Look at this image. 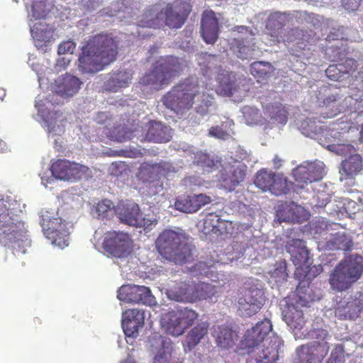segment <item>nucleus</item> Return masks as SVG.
Here are the masks:
<instances>
[{
    "label": "nucleus",
    "mask_w": 363,
    "mask_h": 363,
    "mask_svg": "<svg viewBox=\"0 0 363 363\" xmlns=\"http://www.w3.org/2000/svg\"><path fill=\"white\" fill-rule=\"evenodd\" d=\"M21 203L11 196L0 194V244L17 257L31 246L25 223L20 218Z\"/></svg>",
    "instance_id": "nucleus-1"
},
{
    "label": "nucleus",
    "mask_w": 363,
    "mask_h": 363,
    "mask_svg": "<svg viewBox=\"0 0 363 363\" xmlns=\"http://www.w3.org/2000/svg\"><path fill=\"white\" fill-rule=\"evenodd\" d=\"M272 330V325L268 319L248 330L240 343L242 354L251 355L256 363H276L283 352V342L274 334L267 337Z\"/></svg>",
    "instance_id": "nucleus-2"
},
{
    "label": "nucleus",
    "mask_w": 363,
    "mask_h": 363,
    "mask_svg": "<svg viewBox=\"0 0 363 363\" xmlns=\"http://www.w3.org/2000/svg\"><path fill=\"white\" fill-rule=\"evenodd\" d=\"M117 57V43L111 35L99 34L90 38L82 49L78 69L93 75L113 62Z\"/></svg>",
    "instance_id": "nucleus-3"
},
{
    "label": "nucleus",
    "mask_w": 363,
    "mask_h": 363,
    "mask_svg": "<svg viewBox=\"0 0 363 363\" xmlns=\"http://www.w3.org/2000/svg\"><path fill=\"white\" fill-rule=\"evenodd\" d=\"M193 154L194 162L203 171L213 172L219 169L216 179L220 183V186L228 191H233L245 177L247 165L241 161L233 158L220 161L218 157L201 151L193 152Z\"/></svg>",
    "instance_id": "nucleus-4"
},
{
    "label": "nucleus",
    "mask_w": 363,
    "mask_h": 363,
    "mask_svg": "<svg viewBox=\"0 0 363 363\" xmlns=\"http://www.w3.org/2000/svg\"><path fill=\"white\" fill-rule=\"evenodd\" d=\"M58 104L60 101L50 94L46 97L38 95L35 100V108L37 116L40 118L41 125L47 132L48 138L53 140L55 147L60 150L63 145L62 136L65 131L67 114L60 111H51V108Z\"/></svg>",
    "instance_id": "nucleus-5"
},
{
    "label": "nucleus",
    "mask_w": 363,
    "mask_h": 363,
    "mask_svg": "<svg viewBox=\"0 0 363 363\" xmlns=\"http://www.w3.org/2000/svg\"><path fill=\"white\" fill-rule=\"evenodd\" d=\"M156 247L164 258L177 264L194 259L195 248L188 243L185 233L182 230H164L156 240Z\"/></svg>",
    "instance_id": "nucleus-6"
},
{
    "label": "nucleus",
    "mask_w": 363,
    "mask_h": 363,
    "mask_svg": "<svg viewBox=\"0 0 363 363\" xmlns=\"http://www.w3.org/2000/svg\"><path fill=\"white\" fill-rule=\"evenodd\" d=\"M26 6L35 46L38 50L47 51L53 36V29L42 20L45 19L50 13L53 12L54 7L44 0L33 1L30 9L28 1L26 2Z\"/></svg>",
    "instance_id": "nucleus-7"
},
{
    "label": "nucleus",
    "mask_w": 363,
    "mask_h": 363,
    "mask_svg": "<svg viewBox=\"0 0 363 363\" xmlns=\"http://www.w3.org/2000/svg\"><path fill=\"white\" fill-rule=\"evenodd\" d=\"M185 16L181 13L177 6L167 4L162 9L160 5H154L146 10L137 22V26L140 28H158L163 26H167L172 28H179L184 23ZM139 36L145 38L149 35V33H143L138 30Z\"/></svg>",
    "instance_id": "nucleus-8"
},
{
    "label": "nucleus",
    "mask_w": 363,
    "mask_h": 363,
    "mask_svg": "<svg viewBox=\"0 0 363 363\" xmlns=\"http://www.w3.org/2000/svg\"><path fill=\"white\" fill-rule=\"evenodd\" d=\"M199 91V79L191 77L173 86L163 97L164 105L179 118H186L194 95Z\"/></svg>",
    "instance_id": "nucleus-9"
},
{
    "label": "nucleus",
    "mask_w": 363,
    "mask_h": 363,
    "mask_svg": "<svg viewBox=\"0 0 363 363\" xmlns=\"http://www.w3.org/2000/svg\"><path fill=\"white\" fill-rule=\"evenodd\" d=\"M302 336L312 341L297 347V363H322L330 350V337L328 331L324 329H314L300 334L295 333L296 339Z\"/></svg>",
    "instance_id": "nucleus-10"
},
{
    "label": "nucleus",
    "mask_w": 363,
    "mask_h": 363,
    "mask_svg": "<svg viewBox=\"0 0 363 363\" xmlns=\"http://www.w3.org/2000/svg\"><path fill=\"white\" fill-rule=\"evenodd\" d=\"M363 272V257L353 254L345 257L334 268L330 277L331 287L338 291L349 289Z\"/></svg>",
    "instance_id": "nucleus-11"
},
{
    "label": "nucleus",
    "mask_w": 363,
    "mask_h": 363,
    "mask_svg": "<svg viewBox=\"0 0 363 363\" xmlns=\"http://www.w3.org/2000/svg\"><path fill=\"white\" fill-rule=\"evenodd\" d=\"M182 60L177 57L170 56L162 58L140 79V84L150 89H160L169 83V80L182 69Z\"/></svg>",
    "instance_id": "nucleus-12"
},
{
    "label": "nucleus",
    "mask_w": 363,
    "mask_h": 363,
    "mask_svg": "<svg viewBox=\"0 0 363 363\" xmlns=\"http://www.w3.org/2000/svg\"><path fill=\"white\" fill-rule=\"evenodd\" d=\"M40 224L43 235L53 245L61 249L69 245V224L60 218L57 211L53 209H41L39 212Z\"/></svg>",
    "instance_id": "nucleus-13"
},
{
    "label": "nucleus",
    "mask_w": 363,
    "mask_h": 363,
    "mask_svg": "<svg viewBox=\"0 0 363 363\" xmlns=\"http://www.w3.org/2000/svg\"><path fill=\"white\" fill-rule=\"evenodd\" d=\"M265 301L262 282L251 279L239 293L238 311L242 315L252 316L262 308Z\"/></svg>",
    "instance_id": "nucleus-14"
},
{
    "label": "nucleus",
    "mask_w": 363,
    "mask_h": 363,
    "mask_svg": "<svg viewBox=\"0 0 363 363\" xmlns=\"http://www.w3.org/2000/svg\"><path fill=\"white\" fill-rule=\"evenodd\" d=\"M115 213L121 223L143 228L145 233L152 230L158 223L155 216L143 217L140 206L136 203L128 201L116 206Z\"/></svg>",
    "instance_id": "nucleus-15"
},
{
    "label": "nucleus",
    "mask_w": 363,
    "mask_h": 363,
    "mask_svg": "<svg viewBox=\"0 0 363 363\" xmlns=\"http://www.w3.org/2000/svg\"><path fill=\"white\" fill-rule=\"evenodd\" d=\"M296 297L297 294H294L293 296L284 298L281 302L282 319L294 334L307 331L304 328L306 320L300 307L306 306L308 301L303 296H299V301H297Z\"/></svg>",
    "instance_id": "nucleus-16"
},
{
    "label": "nucleus",
    "mask_w": 363,
    "mask_h": 363,
    "mask_svg": "<svg viewBox=\"0 0 363 363\" xmlns=\"http://www.w3.org/2000/svg\"><path fill=\"white\" fill-rule=\"evenodd\" d=\"M52 175L50 177L42 174L41 183L48 188L49 184H52L55 179L75 182L81 179L89 170L84 165L76 162H71L66 160H59L54 162L50 168Z\"/></svg>",
    "instance_id": "nucleus-17"
},
{
    "label": "nucleus",
    "mask_w": 363,
    "mask_h": 363,
    "mask_svg": "<svg viewBox=\"0 0 363 363\" xmlns=\"http://www.w3.org/2000/svg\"><path fill=\"white\" fill-rule=\"evenodd\" d=\"M198 319V314L192 309L184 308L177 311H169L162 315V328L172 336H179Z\"/></svg>",
    "instance_id": "nucleus-18"
},
{
    "label": "nucleus",
    "mask_w": 363,
    "mask_h": 363,
    "mask_svg": "<svg viewBox=\"0 0 363 363\" xmlns=\"http://www.w3.org/2000/svg\"><path fill=\"white\" fill-rule=\"evenodd\" d=\"M208 86L211 88L208 83L206 84L205 88L199 84V91L194 95L192 106L186 118L192 125L199 124L206 116L216 110L213 96L204 91Z\"/></svg>",
    "instance_id": "nucleus-19"
},
{
    "label": "nucleus",
    "mask_w": 363,
    "mask_h": 363,
    "mask_svg": "<svg viewBox=\"0 0 363 363\" xmlns=\"http://www.w3.org/2000/svg\"><path fill=\"white\" fill-rule=\"evenodd\" d=\"M233 32L240 34L238 36L234 34V38L230 43V50L235 56L245 60L258 55L259 51L252 30H249L246 26H237Z\"/></svg>",
    "instance_id": "nucleus-20"
},
{
    "label": "nucleus",
    "mask_w": 363,
    "mask_h": 363,
    "mask_svg": "<svg viewBox=\"0 0 363 363\" xmlns=\"http://www.w3.org/2000/svg\"><path fill=\"white\" fill-rule=\"evenodd\" d=\"M328 148L339 155H350L348 158L341 163V167L339 171L340 174V179L341 181L343 179L353 177L361 172L362 169V158L359 154L354 153L356 150L352 145L333 143L328 145Z\"/></svg>",
    "instance_id": "nucleus-21"
},
{
    "label": "nucleus",
    "mask_w": 363,
    "mask_h": 363,
    "mask_svg": "<svg viewBox=\"0 0 363 363\" xmlns=\"http://www.w3.org/2000/svg\"><path fill=\"white\" fill-rule=\"evenodd\" d=\"M102 245L105 251L112 256L123 258L132 250V240L126 233L108 231L104 233Z\"/></svg>",
    "instance_id": "nucleus-22"
},
{
    "label": "nucleus",
    "mask_w": 363,
    "mask_h": 363,
    "mask_svg": "<svg viewBox=\"0 0 363 363\" xmlns=\"http://www.w3.org/2000/svg\"><path fill=\"white\" fill-rule=\"evenodd\" d=\"M310 35L305 30L298 28L284 30L283 33L274 35V39H269L266 45H274V43H292L289 48V52L296 56L301 57V51L307 48Z\"/></svg>",
    "instance_id": "nucleus-23"
},
{
    "label": "nucleus",
    "mask_w": 363,
    "mask_h": 363,
    "mask_svg": "<svg viewBox=\"0 0 363 363\" xmlns=\"http://www.w3.org/2000/svg\"><path fill=\"white\" fill-rule=\"evenodd\" d=\"M118 300L125 303H142L152 306L156 303L155 296L148 287L135 284L121 286L117 294Z\"/></svg>",
    "instance_id": "nucleus-24"
},
{
    "label": "nucleus",
    "mask_w": 363,
    "mask_h": 363,
    "mask_svg": "<svg viewBox=\"0 0 363 363\" xmlns=\"http://www.w3.org/2000/svg\"><path fill=\"white\" fill-rule=\"evenodd\" d=\"M293 177L300 184V188L305 185L312 184L313 182L320 180L325 174V164L323 162L315 160L313 162H304L293 169Z\"/></svg>",
    "instance_id": "nucleus-25"
},
{
    "label": "nucleus",
    "mask_w": 363,
    "mask_h": 363,
    "mask_svg": "<svg viewBox=\"0 0 363 363\" xmlns=\"http://www.w3.org/2000/svg\"><path fill=\"white\" fill-rule=\"evenodd\" d=\"M363 308V294L357 291L347 294L342 298L337 301L335 314L341 319H356Z\"/></svg>",
    "instance_id": "nucleus-26"
},
{
    "label": "nucleus",
    "mask_w": 363,
    "mask_h": 363,
    "mask_svg": "<svg viewBox=\"0 0 363 363\" xmlns=\"http://www.w3.org/2000/svg\"><path fill=\"white\" fill-rule=\"evenodd\" d=\"M152 363H169L171 361L172 346L169 338L153 335L148 338L146 344Z\"/></svg>",
    "instance_id": "nucleus-27"
},
{
    "label": "nucleus",
    "mask_w": 363,
    "mask_h": 363,
    "mask_svg": "<svg viewBox=\"0 0 363 363\" xmlns=\"http://www.w3.org/2000/svg\"><path fill=\"white\" fill-rule=\"evenodd\" d=\"M286 250L298 273H306L311 264L308 251L306 247L305 241L300 238H291L286 245Z\"/></svg>",
    "instance_id": "nucleus-28"
},
{
    "label": "nucleus",
    "mask_w": 363,
    "mask_h": 363,
    "mask_svg": "<svg viewBox=\"0 0 363 363\" xmlns=\"http://www.w3.org/2000/svg\"><path fill=\"white\" fill-rule=\"evenodd\" d=\"M138 177L148 189L149 194L155 195L163 190L164 183L157 164H142Z\"/></svg>",
    "instance_id": "nucleus-29"
},
{
    "label": "nucleus",
    "mask_w": 363,
    "mask_h": 363,
    "mask_svg": "<svg viewBox=\"0 0 363 363\" xmlns=\"http://www.w3.org/2000/svg\"><path fill=\"white\" fill-rule=\"evenodd\" d=\"M294 11H275L269 14L268 20L266 23V33L262 40L266 42L269 39H274V35L281 34L285 29L283 26L289 23H294L295 21Z\"/></svg>",
    "instance_id": "nucleus-30"
},
{
    "label": "nucleus",
    "mask_w": 363,
    "mask_h": 363,
    "mask_svg": "<svg viewBox=\"0 0 363 363\" xmlns=\"http://www.w3.org/2000/svg\"><path fill=\"white\" fill-rule=\"evenodd\" d=\"M327 89L326 86H321L318 94L316 95L318 100H323L324 106L330 111L327 113L326 117H334L339 113L345 111L352 105L353 99L351 96H346L342 100L340 94L336 91L328 95L326 98H323L322 92L326 91Z\"/></svg>",
    "instance_id": "nucleus-31"
},
{
    "label": "nucleus",
    "mask_w": 363,
    "mask_h": 363,
    "mask_svg": "<svg viewBox=\"0 0 363 363\" xmlns=\"http://www.w3.org/2000/svg\"><path fill=\"white\" fill-rule=\"evenodd\" d=\"M145 312L142 309H129L123 313L121 325L128 337H135L144 325Z\"/></svg>",
    "instance_id": "nucleus-32"
},
{
    "label": "nucleus",
    "mask_w": 363,
    "mask_h": 363,
    "mask_svg": "<svg viewBox=\"0 0 363 363\" xmlns=\"http://www.w3.org/2000/svg\"><path fill=\"white\" fill-rule=\"evenodd\" d=\"M82 84L79 78L66 74L55 80L51 84V91L62 98H70L78 92Z\"/></svg>",
    "instance_id": "nucleus-33"
},
{
    "label": "nucleus",
    "mask_w": 363,
    "mask_h": 363,
    "mask_svg": "<svg viewBox=\"0 0 363 363\" xmlns=\"http://www.w3.org/2000/svg\"><path fill=\"white\" fill-rule=\"evenodd\" d=\"M194 285L193 280L185 279L184 281H172L165 293L171 301L183 303H193Z\"/></svg>",
    "instance_id": "nucleus-34"
},
{
    "label": "nucleus",
    "mask_w": 363,
    "mask_h": 363,
    "mask_svg": "<svg viewBox=\"0 0 363 363\" xmlns=\"http://www.w3.org/2000/svg\"><path fill=\"white\" fill-rule=\"evenodd\" d=\"M143 132L145 140L154 143H167L172 136L171 128L157 121H150Z\"/></svg>",
    "instance_id": "nucleus-35"
},
{
    "label": "nucleus",
    "mask_w": 363,
    "mask_h": 363,
    "mask_svg": "<svg viewBox=\"0 0 363 363\" xmlns=\"http://www.w3.org/2000/svg\"><path fill=\"white\" fill-rule=\"evenodd\" d=\"M219 23L215 12L205 11L201 22V33L206 43H215L218 37Z\"/></svg>",
    "instance_id": "nucleus-36"
},
{
    "label": "nucleus",
    "mask_w": 363,
    "mask_h": 363,
    "mask_svg": "<svg viewBox=\"0 0 363 363\" xmlns=\"http://www.w3.org/2000/svg\"><path fill=\"white\" fill-rule=\"evenodd\" d=\"M98 123L104 124L108 130L107 135L113 140L122 143L130 136L126 132L125 128L121 124L113 123L114 119L109 117L108 114L105 112L99 113L95 118Z\"/></svg>",
    "instance_id": "nucleus-37"
},
{
    "label": "nucleus",
    "mask_w": 363,
    "mask_h": 363,
    "mask_svg": "<svg viewBox=\"0 0 363 363\" xmlns=\"http://www.w3.org/2000/svg\"><path fill=\"white\" fill-rule=\"evenodd\" d=\"M197 62L203 76L208 79H211L213 75L217 76L220 72L225 69L220 65L221 57L219 55L207 52L200 53L197 55Z\"/></svg>",
    "instance_id": "nucleus-38"
},
{
    "label": "nucleus",
    "mask_w": 363,
    "mask_h": 363,
    "mask_svg": "<svg viewBox=\"0 0 363 363\" xmlns=\"http://www.w3.org/2000/svg\"><path fill=\"white\" fill-rule=\"evenodd\" d=\"M217 86L216 91L223 96H230L238 91V83L235 72L224 69L216 76Z\"/></svg>",
    "instance_id": "nucleus-39"
},
{
    "label": "nucleus",
    "mask_w": 363,
    "mask_h": 363,
    "mask_svg": "<svg viewBox=\"0 0 363 363\" xmlns=\"http://www.w3.org/2000/svg\"><path fill=\"white\" fill-rule=\"evenodd\" d=\"M212 335L218 346L224 349L233 347L238 339L237 333L226 325H215Z\"/></svg>",
    "instance_id": "nucleus-40"
},
{
    "label": "nucleus",
    "mask_w": 363,
    "mask_h": 363,
    "mask_svg": "<svg viewBox=\"0 0 363 363\" xmlns=\"http://www.w3.org/2000/svg\"><path fill=\"white\" fill-rule=\"evenodd\" d=\"M328 250L348 251L352 247V240L345 230L332 231L328 240L322 246Z\"/></svg>",
    "instance_id": "nucleus-41"
},
{
    "label": "nucleus",
    "mask_w": 363,
    "mask_h": 363,
    "mask_svg": "<svg viewBox=\"0 0 363 363\" xmlns=\"http://www.w3.org/2000/svg\"><path fill=\"white\" fill-rule=\"evenodd\" d=\"M341 228V226L337 223H329L323 218H320L315 223H312L311 228V233L313 235V238L316 239L318 243V247H321L322 240L325 242L328 240L329 236L332 231H335Z\"/></svg>",
    "instance_id": "nucleus-42"
},
{
    "label": "nucleus",
    "mask_w": 363,
    "mask_h": 363,
    "mask_svg": "<svg viewBox=\"0 0 363 363\" xmlns=\"http://www.w3.org/2000/svg\"><path fill=\"white\" fill-rule=\"evenodd\" d=\"M133 72L130 69H121L113 71L108 80L106 82V87L111 91L128 86L132 82Z\"/></svg>",
    "instance_id": "nucleus-43"
},
{
    "label": "nucleus",
    "mask_w": 363,
    "mask_h": 363,
    "mask_svg": "<svg viewBox=\"0 0 363 363\" xmlns=\"http://www.w3.org/2000/svg\"><path fill=\"white\" fill-rule=\"evenodd\" d=\"M194 292L193 299L194 302L197 300L209 299L213 300V297H217L220 292V287L212 284L193 280Z\"/></svg>",
    "instance_id": "nucleus-44"
},
{
    "label": "nucleus",
    "mask_w": 363,
    "mask_h": 363,
    "mask_svg": "<svg viewBox=\"0 0 363 363\" xmlns=\"http://www.w3.org/2000/svg\"><path fill=\"white\" fill-rule=\"evenodd\" d=\"M208 328V323L206 321H202L196 324L194 328L188 333L184 341L183 345L185 352H189L199 343L200 340L207 333Z\"/></svg>",
    "instance_id": "nucleus-45"
},
{
    "label": "nucleus",
    "mask_w": 363,
    "mask_h": 363,
    "mask_svg": "<svg viewBox=\"0 0 363 363\" xmlns=\"http://www.w3.org/2000/svg\"><path fill=\"white\" fill-rule=\"evenodd\" d=\"M234 125L235 123L233 120L225 118V119L222 121L221 125L212 126L209 129L208 135L217 139L223 140H228L234 135Z\"/></svg>",
    "instance_id": "nucleus-46"
},
{
    "label": "nucleus",
    "mask_w": 363,
    "mask_h": 363,
    "mask_svg": "<svg viewBox=\"0 0 363 363\" xmlns=\"http://www.w3.org/2000/svg\"><path fill=\"white\" fill-rule=\"evenodd\" d=\"M298 128L303 135L312 139H317L323 131L320 121L317 122L313 118L302 120L298 125Z\"/></svg>",
    "instance_id": "nucleus-47"
},
{
    "label": "nucleus",
    "mask_w": 363,
    "mask_h": 363,
    "mask_svg": "<svg viewBox=\"0 0 363 363\" xmlns=\"http://www.w3.org/2000/svg\"><path fill=\"white\" fill-rule=\"evenodd\" d=\"M264 114L269 123L284 125L288 119L287 112L281 105H267L264 108Z\"/></svg>",
    "instance_id": "nucleus-48"
},
{
    "label": "nucleus",
    "mask_w": 363,
    "mask_h": 363,
    "mask_svg": "<svg viewBox=\"0 0 363 363\" xmlns=\"http://www.w3.org/2000/svg\"><path fill=\"white\" fill-rule=\"evenodd\" d=\"M91 215L94 218L104 219L113 216L116 213V206L109 199H104L97 203L91 209Z\"/></svg>",
    "instance_id": "nucleus-49"
},
{
    "label": "nucleus",
    "mask_w": 363,
    "mask_h": 363,
    "mask_svg": "<svg viewBox=\"0 0 363 363\" xmlns=\"http://www.w3.org/2000/svg\"><path fill=\"white\" fill-rule=\"evenodd\" d=\"M216 267L213 263L201 261L191 267L189 269V275L192 278H196L197 279H202L203 277H208L213 279V273Z\"/></svg>",
    "instance_id": "nucleus-50"
},
{
    "label": "nucleus",
    "mask_w": 363,
    "mask_h": 363,
    "mask_svg": "<svg viewBox=\"0 0 363 363\" xmlns=\"http://www.w3.org/2000/svg\"><path fill=\"white\" fill-rule=\"evenodd\" d=\"M270 283L274 282L277 286H280L286 281L288 274L286 272V263L285 260H281L276 262L272 268L268 272Z\"/></svg>",
    "instance_id": "nucleus-51"
},
{
    "label": "nucleus",
    "mask_w": 363,
    "mask_h": 363,
    "mask_svg": "<svg viewBox=\"0 0 363 363\" xmlns=\"http://www.w3.org/2000/svg\"><path fill=\"white\" fill-rule=\"evenodd\" d=\"M274 172L262 169L259 171L254 179V184L262 191H269L273 184Z\"/></svg>",
    "instance_id": "nucleus-52"
},
{
    "label": "nucleus",
    "mask_w": 363,
    "mask_h": 363,
    "mask_svg": "<svg viewBox=\"0 0 363 363\" xmlns=\"http://www.w3.org/2000/svg\"><path fill=\"white\" fill-rule=\"evenodd\" d=\"M291 185V182H289L281 174L274 173L273 183L269 192L276 196L286 194Z\"/></svg>",
    "instance_id": "nucleus-53"
},
{
    "label": "nucleus",
    "mask_w": 363,
    "mask_h": 363,
    "mask_svg": "<svg viewBox=\"0 0 363 363\" xmlns=\"http://www.w3.org/2000/svg\"><path fill=\"white\" fill-rule=\"evenodd\" d=\"M250 248L243 241H233L225 250L226 259L230 262L238 260L245 255Z\"/></svg>",
    "instance_id": "nucleus-54"
},
{
    "label": "nucleus",
    "mask_w": 363,
    "mask_h": 363,
    "mask_svg": "<svg viewBox=\"0 0 363 363\" xmlns=\"http://www.w3.org/2000/svg\"><path fill=\"white\" fill-rule=\"evenodd\" d=\"M272 65L268 62L256 61L250 66V72L252 76L257 79L269 77L273 72Z\"/></svg>",
    "instance_id": "nucleus-55"
},
{
    "label": "nucleus",
    "mask_w": 363,
    "mask_h": 363,
    "mask_svg": "<svg viewBox=\"0 0 363 363\" xmlns=\"http://www.w3.org/2000/svg\"><path fill=\"white\" fill-rule=\"evenodd\" d=\"M342 68L343 66L340 65V64L330 65L325 69V75L330 80L342 82V86H346L349 84V82L342 72Z\"/></svg>",
    "instance_id": "nucleus-56"
},
{
    "label": "nucleus",
    "mask_w": 363,
    "mask_h": 363,
    "mask_svg": "<svg viewBox=\"0 0 363 363\" xmlns=\"http://www.w3.org/2000/svg\"><path fill=\"white\" fill-rule=\"evenodd\" d=\"M295 22L298 23L311 24L314 27H318L320 24V17L313 13H308L305 11H294Z\"/></svg>",
    "instance_id": "nucleus-57"
},
{
    "label": "nucleus",
    "mask_w": 363,
    "mask_h": 363,
    "mask_svg": "<svg viewBox=\"0 0 363 363\" xmlns=\"http://www.w3.org/2000/svg\"><path fill=\"white\" fill-rule=\"evenodd\" d=\"M288 212H292L293 216L290 218L292 223H303L309 218L308 211L302 206L298 205L294 202L289 203V208Z\"/></svg>",
    "instance_id": "nucleus-58"
},
{
    "label": "nucleus",
    "mask_w": 363,
    "mask_h": 363,
    "mask_svg": "<svg viewBox=\"0 0 363 363\" xmlns=\"http://www.w3.org/2000/svg\"><path fill=\"white\" fill-rule=\"evenodd\" d=\"M241 112L245 123L248 125L258 124L262 122L259 110L253 106H244L242 108Z\"/></svg>",
    "instance_id": "nucleus-59"
},
{
    "label": "nucleus",
    "mask_w": 363,
    "mask_h": 363,
    "mask_svg": "<svg viewBox=\"0 0 363 363\" xmlns=\"http://www.w3.org/2000/svg\"><path fill=\"white\" fill-rule=\"evenodd\" d=\"M195 206L191 195L180 196L174 202L175 208L185 213L196 212Z\"/></svg>",
    "instance_id": "nucleus-60"
},
{
    "label": "nucleus",
    "mask_w": 363,
    "mask_h": 363,
    "mask_svg": "<svg viewBox=\"0 0 363 363\" xmlns=\"http://www.w3.org/2000/svg\"><path fill=\"white\" fill-rule=\"evenodd\" d=\"M326 57L331 61L342 60L345 56V50L340 48L337 44L328 46L325 50Z\"/></svg>",
    "instance_id": "nucleus-61"
},
{
    "label": "nucleus",
    "mask_w": 363,
    "mask_h": 363,
    "mask_svg": "<svg viewBox=\"0 0 363 363\" xmlns=\"http://www.w3.org/2000/svg\"><path fill=\"white\" fill-rule=\"evenodd\" d=\"M340 65H342V72L344 73L346 79L348 82L350 83L351 79L350 78L352 77L355 69L357 67V62L352 58H347L345 61L343 63H339Z\"/></svg>",
    "instance_id": "nucleus-62"
},
{
    "label": "nucleus",
    "mask_w": 363,
    "mask_h": 363,
    "mask_svg": "<svg viewBox=\"0 0 363 363\" xmlns=\"http://www.w3.org/2000/svg\"><path fill=\"white\" fill-rule=\"evenodd\" d=\"M289 208V203L279 206L277 211V219L279 223L287 222L292 223L290 218L293 216V213L288 212Z\"/></svg>",
    "instance_id": "nucleus-63"
},
{
    "label": "nucleus",
    "mask_w": 363,
    "mask_h": 363,
    "mask_svg": "<svg viewBox=\"0 0 363 363\" xmlns=\"http://www.w3.org/2000/svg\"><path fill=\"white\" fill-rule=\"evenodd\" d=\"M76 48V44L71 40H65L61 43L58 48V54L72 55Z\"/></svg>",
    "instance_id": "nucleus-64"
}]
</instances>
